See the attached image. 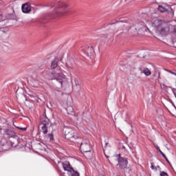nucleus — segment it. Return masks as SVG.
<instances>
[{
	"label": "nucleus",
	"instance_id": "1",
	"mask_svg": "<svg viewBox=\"0 0 176 176\" xmlns=\"http://www.w3.org/2000/svg\"><path fill=\"white\" fill-rule=\"evenodd\" d=\"M152 25L162 36H166L170 34V24L162 19H155L152 21Z\"/></svg>",
	"mask_w": 176,
	"mask_h": 176
},
{
	"label": "nucleus",
	"instance_id": "2",
	"mask_svg": "<svg viewBox=\"0 0 176 176\" xmlns=\"http://www.w3.org/2000/svg\"><path fill=\"white\" fill-rule=\"evenodd\" d=\"M110 164H115L118 162L117 166L119 167L120 170H125L127 168V165L129 164V161L127 158L122 157V155L117 154L113 157H111V160H109Z\"/></svg>",
	"mask_w": 176,
	"mask_h": 176
},
{
	"label": "nucleus",
	"instance_id": "3",
	"mask_svg": "<svg viewBox=\"0 0 176 176\" xmlns=\"http://www.w3.org/2000/svg\"><path fill=\"white\" fill-rule=\"evenodd\" d=\"M50 78L52 80L55 79L59 84L60 87H63V83L66 80L65 76L60 67H57L56 70L51 72Z\"/></svg>",
	"mask_w": 176,
	"mask_h": 176
},
{
	"label": "nucleus",
	"instance_id": "4",
	"mask_svg": "<svg viewBox=\"0 0 176 176\" xmlns=\"http://www.w3.org/2000/svg\"><path fill=\"white\" fill-rule=\"evenodd\" d=\"M68 6L65 3H60L54 10V13L58 16L61 17L62 16H67L68 13Z\"/></svg>",
	"mask_w": 176,
	"mask_h": 176
},
{
	"label": "nucleus",
	"instance_id": "5",
	"mask_svg": "<svg viewBox=\"0 0 176 176\" xmlns=\"http://www.w3.org/2000/svg\"><path fill=\"white\" fill-rule=\"evenodd\" d=\"M63 133L65 134V138L66 140H69L70 141H75V131L71 127L65 126L63 128Z\"/></svg>",
	"mask_w": 176,
	"mask_h": 176
},
{
	"label": "nucleus",
	"instance_id": "6",
	"mask_svg": "<svg viewBox=\"0 0 176 176\" xmlns=\"http://www.w3.org/2000/svg\"><path fill=\"white\" fill-rule=\"evenodd\" d=\"M80 151L82 152V153L90 152V151H91V148L90 147V144H89V142L86 141H83V142H81Z\"/></svg>",
	"mask_w": 176,
	"mask_h": 176
},
{
	"label": "nucleus",
	"instance_id": "7",
	"mask_svg": "<svg viewBox=\"0 0 176 176\" xmlns=\"http://www.w3.org/2000/svg\"><path fill=\"white\" fill-rule=\"evenodd\" d=\"M21 10L23 13H30L31 12V4H30L29 3H25L22 4Z\"/></svg>",
	"mask_w": 176,
	"mask_h": 176
},
{
	"label": "nucleus",
	"instance_id": "8",
	"mask_svg": "<svg viewBox=\"0 0 176 176\" xmlns=\"http://www.w3.org/2000/svg\"><path fill=\"white\" fill-rule=\"evenodd\" d=\"M58 61H63V57H56L54 60L51 63L52 69H56L58 66Z\"/></svg>",
	"mask_w": 176,
	"mask_h": 176
},
{
	"label": "nucleus",
	"instance_id": "9",
	"mask_svg": "<svg viewBox=\"0 0 176 176\" xmlns=\"http://www.w3.org/2000/svg\"><path fill=\"white\" fill-rule=\"evenodd\" d=\"M63 170L65 171H68L69 173H71V170H74V168L71 166V164H69V162H65L62 164Z\"/></svg>",
	"mask_w": 176,
	"mask_h": 176
},
{
	"label": "nucleus",
	"instance_id": "10",
	"mask_svg": "<svg viewBox=\"0 0 176 176\" xmlns=\"http://www.w3.org/2000/svg\"><path fill=\"white\" fill-rule=\"evenodd\" d=\"M4 133L6 135H8L9 138H12L13 137L16 136V133H14V131L9 129H4Z\"/></svg>",
	"mask_w": 176,
	"mask_h": 176
},
{
	"label": "nucleus",
	"instance_id": "11",
	"mask_svg": "<svg viewBox=\"0 0 176 176\" xmlns=\"http://www.w3.org/2000/svg\"><path fill=\"white\" fill-rule=\"evenodd\" d=\"M67 67L68 69H74V68H75V60H74V59L70 60L69 63H67Z\"/></svg>",
	"mask_w": 176,
	"mask_h": 176
},
{
	"label": "nucleus",
	"instance_id": "12",
	"mask_svg": "<svg viewBox=\"0 0 176 176\" xmlns=\"http://www.w3.org/2000/svg\"><path fill=\"white\" fill-rule=\"evenodd\" d=\"M86 53L87 56H89V57L93 56V54H94V49L93 47H88L86 50Z\"/></svg>",
	"mask_w": 176,
	"mask_h": 176
},
{
	"label": "nucleus",
	"instance_id": "13",
	"mask_svg": "<svg viewBox=\"0 0 176 176\" xmlns=\"http://www.w3.org/2000/svg\"><path fill=\"white\" fill-rule=\"evenodd\" d=\"M72 142H74L75 144H82V142H83V139H82L81 138H79L78 136H74V140H72Z\"/></svg>",
	"mask_w": 176,
	"mask_h": 176
},
{
	"label": "nucleus",
	"instance_id": "14",
	"mask_svg": "<svg viewBox=\"0 0 176 176\" xmlns=\"http://www.w3.org/2000/svg\"><path fill=\"white\" fill-rule=\"evenodd\" d=\"M142 72L146 75V76H151V75H152V72L149 69H148V67L144 68Z\"/></svg>",
	"mask_w": 176,
	"mask_h": 176
},
{
	"label": "nucleus",
	"instance_id": "15",
	"mask_svg": "<svg viewBox=\"0 0 176 176\" xmlns=\"http://www.w3.org/2000/svg\"><path fill=\"white\" fill-rule=\"evenodd\" d=\"M12 146V143L10 142H6L2 144V146L5 147V151H8V149H10V146Z\"/></svg>",
	"mask_w": 176,
	"mask_h": 176
},
{
	"label": "nucleus",
	"instance_id": "16",
	"mask_svg": "<svg viewBox=\"0 0 176 176\" xmlns=\"http://www.w3.org/2000/svg\"><path fill=\"white\" fill-rule=\"evenodd\" d=\"M86 159H90L91 156H93V153H91V150L87 153H82Z\"/></svg>",
	"mask_w": 176,
	"mask_h": 176
},
{
	"label": "nucleus",
	"instance_id": "17",
	"mask_svg": "<svg viewBox=\"0 0 176 176\" xmlns=\"http://www.w3.org/2000/svg\"><path fill=\"white\" fill-rule=\"evenodd\" d=\"M158 10H159V12H160V13H164L166 12H168L167 8L163 7V6H159Z\"/></svg>",
	"mask_w": 176,
	"mask_h": 176
},
{
	"label": "nucleus",
	"instance_id": "18",
	"mask_svg": "<svg viewBox=\"0 0 176 176\" xmlns=\"http://www.w3.org/2000/svg\"><path fill=\"white\" fill-rule=\"evenodd\" d=\"M67 112L69 115H72L74 113V109H72L71 107H69L67 108Z\"/></svg>",
	"mask_w": 176,
	"mask_h": 176
},
{
	"label": "nucleus",
	"instance_id": "19",
	"mask_svg": "<svg viewBox=\"0 0 176 176\" xmlns=\"http://www.w3.org/2000/svg\"><path fill=\"white\" fill-rule=\"evenodd\" d=\"M151 168L152 170H155V171H157V170H160V166H153V163H151Z\"/></svg>",
	"mask_w": 176,
	"mask_h": 176
},
{
	"label": "nucleus",
	"instance_id": "20",
	"mask_svg": "<svg viewBox=\"0 0 176 176\" xmlns=\"http://www.w3.org/2000/svg\"><path fill=\"white\" fill-rule=\"evenodd\" d=\"M70 173L72 174V176H80L78 171H76L74 169H72Z\"/></svg>",
	"mask_w": 176,
	"mask_h": 176
},
{
	"label": "nucleus",
	"instance_id": "21",
	"mask_svg": "<svg viewBox=\"0 0 176 176\" xmlns=\"http://www.w3.org/2000/svg\"><path fill=\"white\" fill-rule=\"evenodd\" d=\"M41 130H42V132L43 133V134H47V126H43L41 127Z\"/></svg>",
	"mask_w": 176,
	"mask_h": 176
},
{
	"label": "nucleus",
	"instance_id": "22",
	"mask_svg": "<svg viewBox=\"0 0 176 176\" xmlns=\"http://www.w3.org/2000/svg\"><path fill=\"white\" fill-rule=\"evenodd\" d=\"M41 124H43V126H47L49 124V120H44L41 122Z\"/></svg>",
	"mask_w": 176,
	"mask_h": 176
},
{
	"label": "nucleus",
	"instance_id": "23",
	"mask_svg": "<svg viewBox=\"0 0 176 176\" xmlns=\"http://www.w3.org/2000/svg\"><path fill=\"white\" fill-rule=\"evenodd\" d=\"M7 19H8L9 20H13L14 19V15L13 14H10L7 16Z\"/></svg>",
	"mask_w": 176,
	"mask_h": 176
},
{
	"label": "nucleus",
	"instance_id": "24",
	"mask_svg": "<svg viewBox=\"0 0 176 176\" xmlns=\"http://www.w3.org/2000/svg\"><path fill=\"white\" fill-rule=\"evenodd\" d=\"M32 87H39V83H38L36 81H34V82H32Z\"/></svg>",
	"mask_w": 176,
	"mask_h": 176
},
{
	"label": "nucleus",
	"instance_id": "25",
	"mask_svg": "<svg viewBox=\"0 0 176 176\" xmlns=\"http://www.w3.org/2000/svg\"><path fill=\"white\" fill-rule=\"evenodd\" d=\"M160 176H168V174L164 171L160 170Z\"/></svg>",
	"mask_w": 176,
	"mask_h": 176
},
{
	"label": "nucleus",
	"instance_id": "26",
	"mask_svg": "<svg viewBox=\"0 0 176 176\" xmlns=\"http://www.w3.org/2000/svg\"><path fill=\"white\" fill-rule=\"evenodd\" d=\"M48 137H49L50 141H53V140H54V136H53V134H52V133H50V134L48 135Z\"/></svg>",
	"mask_w": 176,
	"mask_h": 176
},
{
	"label": "nucleus",
	"instance_id": "27",
	"mask_svg": "<svg viewBox=\"0 0 176 176\" xmlns=\"http://www.w3.org/2000/svg\"><path fill=\"white\" fill-rule=\"evenodd\" d=\"M166 71L167 72H169L170 74H172L173 75H175V76H176L175 72H172L171 70H168V69H166Z\"/></svg>",
	"mask_w": 176,
	"mask_h": 176
},
{
	"label": "nucleus",
	"instance_id": "28",
	"mask_svg": "<svg viewBox=\"0 0 176 176\" xmlns=\"http://www.w3.org/2000/svg\"><path fill=\"white\" fill-rule=\"evenodd\" d=\"M169 14H171L172 16H174V11L172 10L167 11Z\"/></svg>",
	"mask_w": 176,
	"mask_h": 176
},
{
	"label": "nucleus",
	"instance_id": "29",
	"mask_svg": "<svg viewBox=\"0 0 176 176\" xmlns=\"http://www.w3.org/2000/svg\"><path fill=\"white\" fill-rule=\"evenodd\" d=\"M18 129H19V130H23V131H25V130H27V127H18Z\"/></svg>",
	"mask_w": 176,
	"mask_h": 176
},
{
	"label": "nucleus",
	"instance_id": "30",
	"mask_svg": "<svg viewBox=\"0 0 176 176\" xmlns=\"http://www.w3.org/2000/svg\"><path fill=\"white\" fill-rule=\"evenodd\" d=\"M107 145H109V143L105 142V146H104V147L103 148V151H105V148H107Z\"/></svg>",
	"mask_w": 176,
	"mask_h": 176
},
{
	"label": "nucleus",
	"instance_id": "31",
	"mask_svg": "<svg viewBox=\"0 0 176 176\" xmlns=\"http://www.w3.org/2000/svg\"><path fill=\"white\" fill-rule=\"evenodd\" d=\"M161 155H162V156H163L164 157L165 160L167 159V157H166V155L164 154L163 152H161Z\"/></svg>",
	"mask_w": 176,
	"mask_h": 176
},
{
	"label": "nucleus",
	"instance_id": "32",
	"mask_svg": "<svg viewBox=\"0 0 176 176\" xmlns=\"http://www.w3.org/2000/svg\"><path fill=\"white\" fill-rule=\"evenodd\" d=\"M161 155H162V156H163L164 157L165 160L167 159V157H166V155L164 154L163 152H161Z\"/></svg>",
	"mask_w": 176,
	"mask_h": 176
},
{
	"label": "nucleus",
	"instance_id": "33",
	"mask_svg": "<svg viewBox=\"0 0 176 176\" xmlns=\"http://www.w3.org/2000/svg\"><path fill=\"white\" fill-rule=\"evenodd\" d=\"M165 160H166V162L168 163V164H170V167H173V166H171V163L170 162V161L168 160V158H166Z\"/></svg>",
	"mask_w": 176,
	"mask_h": 176
},
{
	"label": "nucleus",
	"instance_id": "34",
	"mask_svg": "<svg viewBox=\"0 0 176 176\" xmlns=\"http://www.w3.org/2000/svg\"><path fill=\"white\" fill-rule=\"evenodd\" d=\"M2 20V12L0 11V21Z\"/></svg>",
	"mask_w": 176,
	"mask_h": 176
},
{
	"label": "nucleus",
	"instance_id": "35",
	"mask_svg": "<svg viewBox=\"0 0 176 176\" xmlns=\"http://www.w3.org/2000/svg\"><path fill=\"white\" fill-rule=\"evenodd\" d=\"M155 148L157 149V151H159L160 149V148L159 147V146H155Z\"/></svg>",
	"mask_w": 176,
	"mask_h": 176
},
{
	"label": "nucleus",
	"instance_id": "36",
	"mask_svg": "<svg viewBox=\"0 0 176 176\" xmlns=\"http://www.w3.org/2000/svg\"><path fill=\"white\" fill-rule=\"evenodd\" d=\"M158 151L160 152V153H162V150H160V148L158 150Z\"/></svg>",
	"mask_w": 176,
	"mask_h": 176
},
{
	"label": "nucleus",
	"instance_id": "37",
	"mask_svg": "<svg viewBox=\"0 0 176 176\" xmlns=\"http://www.w3.org/2000/svg\"><path fill=\"white\" fill-rule=\"evenodd\" d=\"M122 148H123L124 149H126V146H123Z\"/></svg>",
	"mask_w": 176,
	"mask_h": 176
},
{
	"label": "nucleus",
	"instance_id": "38",
	"mask_svg": "<svg viewBox=\"0 0 176 176\" xmlns=\"http://www.w3.org/2000/svg\"><path fill=\"white\" fill-rule=\"evenodd\" d=\"M128 148H129V149H131V147H130V146H128Z\"/></svg>",
	"mask_w": 176,
	"mask_h": 176
},
{
	"label": "nucleus",
	"instance_id": "39",
	"mask_svg": "<svg viewBox=\"0 0 176 176\" xmlns=\"http://www.w3.org/2000/svg\"><path fill=\"white\" fill-rule=\"evenodd\" d=\"M107 157H109L108 155H106Z\"/></svg>",
	"mask_w": 176,
	"mask_h": 176
}]
</instances>
